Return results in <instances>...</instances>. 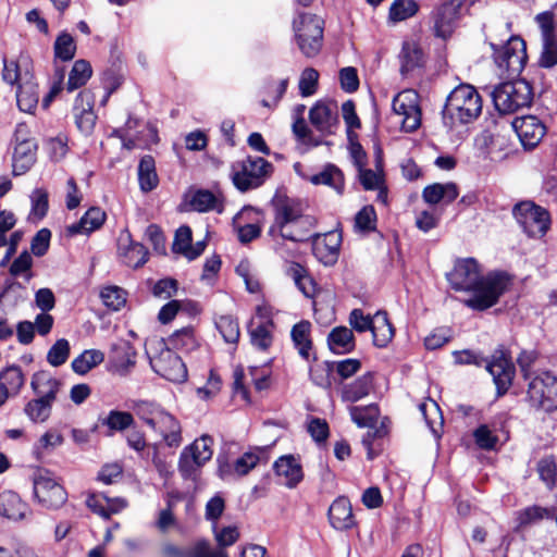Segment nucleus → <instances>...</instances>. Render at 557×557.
Segmentation results:
<instances>
[{
	"mask_svg": "<svg viewBox=\"0 0 557 557\" xmlns=\"http://www.w3.org/2000/svg\"><path fill=\"white\" fill-rule=\"evenodd\" d=\"M446 277L456 292L472 293L465 304L479 311L497 304L499 297L510 285V276L505 272L496 271L483 275L481 267L474 258L458 259Z\"/></svg>",
	"mask_w": 557,
	"mask_h": 557,
	"instance_id": "nucleus-1",
	"label": "nucleus"
},
{
	"mask_svg": "<svg viewBox=\"0 0 557 557\" xmlns=\"http://www.w3.org/2000/svg\"><path fill=\"white\" fill-rule=\"evenodd\" d=\"M274 221L269 228V236L273 240V249L282 258L292 255L285 249L284 240L299 243L306 240V232H289V227L309 224V216H304L299 205L287 197H275L272 201Z\"/></svg>",
	"mask_w": 557,
	"mask_h": 557,
	"instance_id": "nucleus-2",
	"label": "nucleus"
},
{
	"mask_svg": "<svg viewBox=\"0 0 557 557\" xmlns=\"http://www.w3.org/2000/svg\"><path fill=\"white\" fill-rule=\"evenodd\" d=\"M482 112V98L478 90L461 84L454 88L443 109V122L449 129L475 121Z\"/></svg>",
	"mask_w": 557,
	"mask_h": 557,
	"instance_id": "nucleus-3",
	"label": "nucleus"
},
{
	"mask_svg": "<svg viewBox=\"0 0 557 557\" xmlns=\"http://www.w3.org/2000/svg\"><path fill=\"white\" fill-rule=\"evenodd\" d=\"M136 416L152 431L158 433L169 447H178L182 444V426L180 421L161 405L139 400L134 406Z\"/></svg>",
	"mask_w": 557,
	"mask_h": 557,
	"instance_id": "nucleus-4",
	"label": "nucleus"
},
{
	"mask_svg": "<svg viewBox=\"0 0 557 557\" xmlns=\"http://www.w3.org/2000/svg\"><path fill=\"white\" fill-rule=\"evenodd\" d=\"M454 357L457 364L485 366L499 396L506 394L512 384L515 367L504 351H497L490 361L471 350L454 351Z\"/></svg>",
	"mask_w": 557,
	"mask_h": 557,
	"instance_id": "nucleus-5",
	"label": "nucleus"
},
{
	"mask_svg": "<svg viewBox=\"0 0 557 557\" xmlns=\"http://www.w3.org/2000/svg\"><path fill=\"white\" fill-rule=\"evenodd\" d=\"M525 403L535 411L557 410V375L549 371L525 373Z\"/></svg>",
	"mask_w": 557,
	"mask_h": 557,
	"instance_id": "nucleus-6",
	"label": "nucleus"
},
{
	"mask_svg": "<svg viewBox=\"0 0 557 557\" xmlns=\"http://www.w3.org/2000/svg\"><path fill=\"white\" fill-rule=\"evenodd\" d=\"M522 232L530 238H543L552 226L550 212L533 200H521L511 210Z\"/></svg>",
	"mask_w": 557,
	"mask_h": 557,
	"instance_id": "nucleus-7",
	"label": "nucleus"
},
{
	"mask_svg": "<svg viewBox=\"0 0 557 557\" xmlns=\"http://www.w3.org/2000/svg\"><path fill=\"white\" fill-rule=\"evenodd\" d=\"M273 165L261 157H247L236 161L231 168V177L235 187L247 191L261 186L271 175Z\"/></svg>",
	"mask_w": 557,
	"mask_h": 557,
	"instance_id": "nucleus-8",
	"label": "nucleus"
},
{
	"mask_svg": "<svg viewBox=\"0 0 557 557\" xmlns=\"http://www.w3.org/2000/svg\"><path fill=\"white\" fill-rule=\"evenodd\" d=\"M532 88L523 79L505 82L496 86L492 99L500 114H510L532 102Z\"/></svg>",
	"mask_w": 557,
	"mask_h": 557,
	"instance_id": "nucleus-9",
	"label": "nucleus"
},
{
	"mask_svg": "<svg viewBox=\"0 0 557 557\" xmlns=\"http://www.w3.org/2000/svg\"><path fill=\"white\" fill-rule=\"evenodd\" d=\"M491 47L494 51L493 58L498 67L499 75L510 78L519 76L528 58L524 40L518 36H510L500 48H497L493 42Z\"/></svg>",
	"mask_w": 557,
	"mask_h": 557,
	"instance_id": "nucleus-10",
	"label": "nucleus"
},
{
	"mask_svg": "<svg viewBox=\"0 0 557 557\" xmlns=\"http://www.w3.org/2000/svg\"><path fill=\"white\" fill-rule=\"evenodd\" d=\"M37 141L29 134L25 124H18L15 128L12 141V175L26 174L37 160Z\"/></svg>",
	"mask_w": 557,
	"mask_h": 557,
	"instance_id": "nucleus-11",
	"label": "nucleus"
},
{
	"mask_svg": "<svg viewBox=\"0 0 557 557\" xmlns=\"http://www.w3.org/2000/svg\"><path fill=\"white\" fill-rule=\"evenodd\" d=\"M296 40L307 58L315 57L322 47L323 22L313 14L301 13L294 21Z\"/></svg>",
	"mask_w": 557,
	"mask_h": 557,
	"instance_id": "nucleus-12",
	"label": "nucleus"
},
{
	"mask_svg": "<svg viewBox=\"0 0 557 557\" xmlns=\"http://www.w3.org/2000/svg\"><path fill=\"white\" fill-rule=\"evenodd\" d=\"M34 495L38 503L48 509H58L67 499L64 487L48 470H38L34 475Z\"/></svg>",
	"mask_w": 557,
	"mask_h": 557,
	"instance_id": "nucleus-13",
	"label": "nucleus"
},
{
	"mask_svg": "<svg viewBox=\"0 0 557 557\" xmlns=\"http://www.w3.org/2000/svg\"><path fill=\"white\" fill-rule=\"evenodd\" d=\"M393 111L401 116V128L407 133L414 132L421 125V109L419 95L412 89H406L397 94L393 99Z\"/></svg>",
	"mask_w": 557,
	"mask_h": 557,
	"instance_id": "nucleus-14",
	"label": "nucleus"
},
{
	"mask_svg": "<svg viewBox=\"0 0 557 557\" xmlns=\"http://www.w3.org/2000/svg\"><path fill=\"white\" fill-rule=\"evenodd\" d=\"M153 371L173 383H183L187 380V368L182 358L170 347L162 349L157 356L150 358Z\"/></svg>",
	"mask_w": 557,
	"mask_h": 557,
	"instance_id": "nucleus-15",
	"label": "nucleus"
},
{
	"mask_svg": "<svg viewBox=\"0 0 557 557\" xmlns=\"http://www.w3.org/2000/svg\"><path fill=\"white\" fill-rule=\"evenodd\" d=\"M461 0H443L432 12L433 32L436 37L447 38L454 32L461 9Z\"/></svg>",
	"mask_w": 557,
	"mask_h": 557,
	"instance_id": "nucleus-16",
	"label": "nucleus"
},
{
	"mask_svg": "<svg viewBox=\"0 0 557 557\" xmlns=\"http://www.w3.org/2000/svg\"><path fill=\"white\" fill-rule=\"evenodd\" d=\"M117 256L127 267L138 269L148 261L147 248L134 242L128 230H122L116 240Z\"/></svg>",
	"mask_w": 557,
	"mask_h": 557,
	"instance_id": "nucleus-17",
	"label": "nucleus"
},
{
	"mask_svg": "<svg viewBox=\"0 0 557 557\" xmlns=\"http://www.w3.org/2000/svg\"><path fill=\"white\" fill-rule=\"evenodd\" d=\"M270 446L253 447L236 459L233 466L225 465L219 469L222 479H227L233 473L243 476L249 473L258 463L268 462Z\"/></svg>",
	"mask_w": 557,
	"mask_h": 557,
	"instance_id": "nucleus-18",
	"label": "nucleus"
},
{
	"mask_svg": "<svg viewBox=\"0 0 557 557\" xmlns=\"http://www.w3.org/2000/svg\"><path fill=\"white\" fill-rule=\"evenodd\" d=\"M512 127L524 147H535L544 137L546 127L540 119L534 115L516 117Z\"/></svg>",
	"mask_w": 557,
	"mask_h": 557,
	"instance_id": "nucleus-19",
	"label": "nucleus"
},
{
	"mask_svg": "<svg viewBox=\"0 0 557 557\" xmlns=\"http://www.w3.org/2000/svg\"><path fill=\"white\" fill-rule=\"evenodd\" d=\"M109 361L115 373L126 375L135 367L136 350L128 341L119 339L111 346Z\"/></svg>",
	"mask_w": 557,
	"mask_h": 557,
	"instance_id": "nucleus-20",
	"label": "nucleus"
},
{
	"mask_svg": "<svg viewBox=\"0 0 557 557\" xmlns=\"http://www.w3.org/2000/svg\"><path fill=\"white\" fill-rule=\"evenodd\" d=\"M341 242V235L335 232L318 236L312 244L314 257L326 267L335 264L339 257Z\"/></svg>",
	"mask_w": 557,
	"mask_h": 557,
	"instance_id": "nucleus-21",
	"label": "nucleus"
},
{
	"mask_svg": "<svg viewBox=\"0 0 557 557\" xmlns=\"http://www.w3.org/2000/svg\"><path fill=\"white\" fill-rule=\"evenodd\" d=\"M329 521L338 531H346L355 527L356 520L352 515L351 504L344 496L337 497L329 508Z\"/></svg>",
	"mask_w": 557,
	"mask_h": 557,
	"instance_id": "nucleus-22",
	"label": "nucleus"
},
{
	"mask_svg": "<svg viewBox=\"0 0 557 557\" xmlns=\"http://www.w3.org/2000/svg\"><path fill=\"white\" fill-rule=\"evenodd\" d=\"M163 557H228L224 550L211 549L205 540L198 541L190 548H182L174 544L166 543L162 546Z\"/></svg>",
	"mask_w": 557,
	"mask_h": 557,
	"instance_id": "nucleus-23",
	"label": "nucleus"
},
{
	"mask_svg": "<svg viewBox=\"0 0 557 557\" xmlns=\"http://www.w3.org/2000/svg\"><path fill=\"white\" fill-rule=\"evenodd\" d=\"M309 121L321 134H331L332 127L337 123L336 106L318 101L309 111Z\"/></svg>",
	"mask_w": 557,
	"mask_h": 557,
	"instance_id": "nucleus-24",
	"label": "nucleus"
},
{
	"mask_svg": "<svg viewBox=\"0 0 557 557\" xmlns=\"http://www.w3.org/2000/svg\"><path fill=\"white\" fill-rule=\"evenodd\" d=\"M61 382L48 371H38L33 374L30 387L37 398L54 403L61 388Z\"/></svg>",
	"mask_w": 557,
	"mask_h": 557,
	"instance_id": "nucleus-25",
	"label": "nucleus"
},
{
	"mask_svg": "<svg viewBox=\"0 0 557 557\" xmlns=\"http://www.w3.org/2000/svg\"><path fill=\"white\" fill-rule=\"evenodd\" d=\"M276 475L283 478L288 488L296 487L304 479L299 461L292 455L280 457L273 465Z\"/></svg>",
	"mask_w": 557,
	"mask_h": 557,
	"instance_id": "nucleus-26",
	"label": "nucleus"
},
{
	"mask_svg": "<svg viewBox=\"0 0 557 557\" xmlns=\"http://www.w3.org/2000/svg\"><path fill=\"white\" fill-rule=\"evenodd\" d=\"M106 212L98 207L88 209L81 220L67 226L66 231L70 235L90 234L100 228L106 221Z\"/></svg>",
	"mask_w": 557,
	"mask_h": 557,
	"instance_id": "nucleus-27",
	"label": "nucleus"
},
{
	"mask_svg": "<svg viewBox=\"0 0 557 557\" xmlns=\"http://www.w3.org/2000/svg\"><path fill=\"white\" fill-rule=\"evenodd\" d=\"M29 508L21 497L13 491H3L0 493V515L18 521L26 517Z\"/></svg>",
	"mask_w": 557,
	"mask_h": 557,
	"instance_id": "nucleus-28",
	"label": "nucleus"
},
{
	"mask_svg": "<svg viewBox=\"0 0 557 557\" xmlns=\"http://www.w3.org/2000/svg\"><path fill=\"white\" fill-rule=\"evenodd\" d=\"M373 386V376L366 373L354 382L344 384L341 389V398L344 403H357L368 396Z\"/></svg>",
	"mask_w": 557,
	"mask_h": 557,
	"instance_id": "nucleus-29",
	"label": "nucleus"
},
{
	"mask_svg": "<svg viewBox=\"0 0 557 557\" xmlns=\"http://www.w3.org/2000/svg\"><path fill=\"white\" fill-rule=\"evenodd\" d=\"M458 195V187L455 183H435L426 186L422 191L423 200L430 205H437L441 201L450 203Z\"/></svg>",
	"mask_w": 557,
	"mask_h": 557,
	"instance_id": "nucleus-30",
	"label": "nucleus"
},
{
	"mask_svg": "<svg viewBox=\"0 0 557 557\" xmlns=\"http://www.w3.org/2000/svg\"><path fill=\"white\" fill-rule=\"evenodd\" d=\"M371 332L374 346L384 348L391 343L394 337V327L385 311H377L374 314Z\"/></svg>",
	"mask_w": 557,
	"mask_h": 557,
	"instance_id": "nucleus-31",
	"label": "nucleus"
},
{
	"mask_svg": "<svg viewBox=\"0 0 557 557\" xmlns=\"http://www.w3.org/2000/svg\"><path fill=\"white\" fill-rule=\"evenodd\" d=\"M309 181L313 185H326L339 195L344 193V174L332 163L326 164L321 172L310 176Z\"/></svg>",
	"mask_w": 557,
	"mask_h": 557,
	"instance_id": "nucleus-32",
	"label": "nucleus"
},
{
	"mask_svg": "<svg viewBox=\"0 0 557 557\" xmlns=\"http://www.w3.org/2000/svg\"><path fill=\"white\" fill-rule=\"evenodd\" d=\"M327 344L335 354H348L355 349V337L352 330L346 326L334 327L329 336Z\"/></svg>",
	"mask_w": 557,
	"mask_h": 557,
	"instance_id": "nucleus-33",
	"label": "nucleus"
},
{
	"mask_svg": "<svg viewBox=\"0 0 557 557\" xmlns=\"http://www.w3.org/2000/svg\"><path fill=\"white\" fill-rule=\"evenodd\" d=\"M138 182L139 187L144 193L153 190L159 184L154 159L149 154L144 156L139 161Z\"/></svg>",
	"mask_w": 557,
	"mask_h": 557,
	"instance_id": "nucleus-34",
	"label": "nucleus"
},
{
	"mask_svg": "<svg viewBox=\"0 0 557 557\" xmlns=\"http://www.w3.org/2000/svg\"><path fill=\"white\" fill-rule=\"evenodd\" d=\"M554 516V511L549 508L533 505L519 510L516 513L517 527L525 529L530 525L536 524L544 519H549Z\"/></svg>",
	"mask_w": 557,
	"mask_h": 557,
	"instance_id": "nucleus-35",
	"label": "nucleus"
},
{
	"mask_svg": "<svg viewBox=\"0 0 557 557\" xmlns=\"http://www.w3.org/2000/svg\"><path fill=\"white\" fill-rule=\"evenodd\" d=\"M311 324L309 321H300L295 324L292 329L290 336L293 343L298 350L299 355L308 360L310 357V350L312 348V342L310 339Z\"/></svg>",
	"mask_w": 557,
	"mask_h": 557,
	"instance_id": "nucleus-36",
	"label": "nucleus"
},
{
	"mask_svg": "<svg viewBox=\"0 0 557 557\" xmlns=\"http://www.w3.org/2000/svg\"><path fill=\"white\" fill-rule=\"evenodd\" d=\"M168 345L172 350L176 349L185 352L193 351L198 346L194 329L187 326L175 331L171 336H169Z\"/></svg>",
	"mask_w": 557,
	"mask_h": 557,
	"instance_id": "nucleus-37",
	"label": "nucleus"
},
{
	"mask_svg": "<svg viewBox=\"0 0 557 557\" xmlns=\"http://www.w3.org/2000/svg\"><path fill=\"white\" fill-rule=\"evenodd\" d=\"M25 383L24 373L18 366H10L0 372V384L12 395L16 396Z\"/></svg>",
	"mask_w": 557,
	"mask_h": 557,
	"instance_id": "nucleus-38",
	"label": "nucleus"
},
{
	"mask_svg": "<svg viewBox=\"0 0 557 557\" xmlns=\"http://www.w3.org/2000/svg\"><path fill=\"white\" fill-rule=\"evenodd\" d=\"M104 359V355L97 349L84 350L72 361V370L77 374H86L92 368L100 364Z\"/></svg>",
	"mask_w": 557,
	"mask_h": 557,
	"instance_id": "nucleus-39",
	"label": "nucleus"
},
{
	"mask_svg": "<svg viewBox=\"0 0 557 557\" xmlns=\"http://www.w3.org/2000/svg\"><path fill=\"white\" fill-rule=\"evenodd\" d=\"M91 66L89 62L85 60H77L73 64V67L69 74V79L66 83V90L72 92L82 86H84L88 79L91 77Z\"/></svg>",
	"mask_w": 557,
	"mask_h": 557,
	"instance_id": "nucleus-40",
	"label": "nucleus"
},
{
	"mask_svg": "<svg viewBox=\"0 0 557 557\" xmlns=\"http://www.w3.org/2000/svg\"><path fill=\"white\" fill-rule=\"evenodd\" d=\"M53 403L41 398L29 400L24 407V413L34 423H44L51 414Z\"/></svg>",
	"mask_w": 557,
	"mask_h": 557,
	"instance_id": "nucleus-41",
	"label": "nucleus"
},
{
	"mask_svg": "<svg viewBox=\"0 0 557 557\" xmlns=\"http://www.w3.org/2000/svg\"><path fill=\"white\" fill-rule=\"evenodd\" d=\"M349 414L358 426L369 428L375 424L379 417V408L374 404L369 406H350Z\"/></svg>",
	"mask_w": 557,
	"mask_h": 557,
	"instance_id": "nucleus-42",
	"label": "nucleus"
},
{
	"mask_svg": "<svg viewBox=\"0 0 557 557\" xmlns=\"http://www.w3.org/2000/svg\"><path fill=\"white\" fill-rule=\"evenodd\" d=\"M273 322L262 321L249 331L251 344L260 350H267L273 342L272 336Z\"/></svg>",
	"mask_w": 557,
	"mask_h": 557,
	"instance_id": "nucleus-43",
	"label": "nucleus"
},
{
	"mask_svg": "<svg viewBox=\"0 0 557 557\" xmlns=\"http://www.w3.org/2000/svg\"><path fill=\"white\" fill-rule=\"evenodd\" d=\"M190 206L194 210L199 212H206L210 210H216L218 212L222 211V205L219 198L207 189L197 190L190 200Z\"/></svg>",
	"mask_w": 557,
	"mask_h": 557,
	"instance_id": "nucleus-44",
	"label": "nucleus"
},
{
	"mask_svg": "<svg viewBox=\"0 0 557 557\" xmlns=\"http://www.w3.org/2000/svg\"><path fill=\"white\" fill-rule=\"evenodd\" d=\"M536 471L541 481L548 490H553L557 480V463L553 455L544 456L536 465Z\"/></svg>",
	"mask_w": 557,
	"mask_h": 557,
	"instance_id": "nucleus-45",
	"label": "nucleus"
},
{
	"mask_svg": "<svg viewBox=\"0 0 557 557\" xmlns=\"http://www.w3.org/2000/svg\"><path fill=\"white\" fill-rule=\"evenodd\" d=\"M401 73H408L420 66L423 60L422 50L411 42H405L401 50Z\"/></svg>",
	"mask_w": 557,
	"mask_h": 557,
	"instance_id": "nucleus-46",
	"label": "nucleus"
},
{
	"mask_svg": "<svg viewBox=\"0 0 557 557\" xmlns=\"http://www.w3.org/2000/svg\"><path fill=\"white\" fill-rule=\"evenodd\" d=\"M202 466V462L196 459V456H193L186 448L182 450L178 460V471L185 480L196 481Z\"/></svg>",
	"mask_w": 557,
	"mask_h": 557,
	"instance_id": "nucleus-47",
	"label": "nucleus"
},
{
	"mask_svg": "<svg viewBox=\"0 0 557 557\" xmlns=\"http://www.w3.org/2000/svg\"><path fill=\"white\" fill-rule=\"evenodd\" d=\"M16 102L21 111L33 113L38 104V94L34 85H18L16 91Z\"/></svg>",
	"mask_w": 557,
	"mask_h": 557,
	"instance_id": "nucleus-48",
	"label": "nucleus"
},
{
	"mask_svg": "<svg viewBox=\"0 0 557 557\" xmlns=\"http://www.w3.org/2000/svg\"><path fill=\"white\" fill-rule=\"evenodd\" d=\"M213 438L210 435H202L199 438L195 440L190 445L186 446L185 448L193 454V456H196V459H198L202 465H205L207 461H209L213 454Z\"/></svg>",
	"mask_w": 557,
	"mask_h": 557,
	"instance_id": "nucleus-49",
	"label": "nucleus"
},
{
	"mask_svg": "<svg viewBox=\"0 0 557 557\" xmlns=\"http://www.w3.org/2000/svg\"><path fill=\"white\" fill-rule=\"evenodd\" d=\"M419 10L414 0H394L389 8V18L393 22H401L413 16Z\"/></svg>",
	"mask_w": 557,
	"mask_h": 557,
	"instance_id": "nucleus-50",
	"label": "nucleus"
},
{
	"mask_svg": "<svg viewBox=\"0 0 557 557\" xmlns=\"http://www.w3.org/2000/svg\"><path fill=\"white\" fill-rule=\"evenodd\" d=\"M126 296L127 293L117 286H107L100 293L103 305L114 311L125 306Z\"/></svg>",
	"mask_w": 557,
	"mask_h": 557,
	"instance_id": "nucleus-51",
	"label": "nucleus"
},
{
	"mask_svg": "<svg viewBox=\"0 0 557 557\" xmlns=\"http://www.w3.org/2000/svg\"><path fill=\"white\" fill-rule=\"evenodd\" d=\"M145 132L147 133L148 139L141 140L139 137H129L125 134H122L121 131H115L114 134L119 136L122 140L123 148L127 150H133L136 148H146L150 143H157L158 141V134L157 129L151 126L147 125Z\"/></svg>",
	"mask_w": 557,
	"mask_h": 557,
	"instance_id": "nucleus-52",
	"label": "nucleus"
},
{
	"mask_svg": "<svg viewBox=\"0 0 557 557\" xmlns=\"http://www.w3.org/2000/svg\"><path fill=\"white\" fill-rule=\"evenodd\" d=\"M71 346L67 339H58L47 352V362L52 367L64 364L70 357Z\"/></svg>",
	"mask_w": 557,
	"mask_h": 557,
	"instance_id": "nucleus-53",
	"label": "nucleus"
},
{
	"mask_svg": "<svg viewBox=\"0 0 557 557\" xmlns=\"http://www.w3.org/2000/svg\"><path fill=\"white\" fill-rule=\"evenodd\" d=\"M216 329L226 343L235 344L239 338V326L231 315H222L215 322Z\"/></svg>",
	"mask_w": 557,
	"mask_h": 557,
	"instance_id": "nucleus-54",
	"label": "nucleus"
},
{
	"mask_svg": "<svg viewBox=\"0 0 557 557\" xmlns=\"http://www.w3.org/2000/svg\"><path fill=\"white\" fill-rule=\"evenodd\" d=\"M539 64L546 69L553 67L557 64V41L548 34H544L543 37V49L539 59Z\"/></svg>",
	"mask_w": 557,
	"mask_h": 557,
	"instance_id": "nucleus-55",
	"label": "nucleus"
},
{
	"mask_svg": "<svg viewBox=\"0 0 557 557\" xmlns=\"http://www.w3.org/2000/svg\"><path fill=\"white\" fill-rule=\"evenodd\" d=\"M63 443V436L57 431H48L38 441L34 447V454L38 460H41L46 450H51Z\"/></svg>",
	"mask_w": 557,
	"mask_h": 557,
	"instance_id": "nucleus-56",
	"label": "nucleus"
},
{
	"mask_svg": "<svg viewBox=\"0 0 557 557\" xmlns=\"http://www.w3.org/2000/svg\"><path fill=\"white\" fill-rule=\"evenodd\" d=\"M134 422L133 414L126 411L111 410L102 424L112 431H123L129 428Z\"/></svg>",
	"mask_w": 557,
	"mask_h": 557,
	"instance_id": "nucleus-57",
	"label": "nucleus"
},
{
	"mask_svg": "<svg viewBox=\"0 0 557 557\" xmlns=\"http://www.w3.org/2000/svg\"><path fill=\"white\" fill-rule=\"evenodd\" d=\"M293 132L297 139L306 146L318 147L323 144L321 138L313 136L312 131L307 126L302 117H299L294 122Z\"/></svg>",
	"mask_w": 557,
	"mask_h": 557,
	"instance_id": "nucleus-58",
	"label": "nucleus"
},
{
	"mask_svg": "<svg viewBox=\"0 0 557 557\" xmlns=\"http://www.w3.org/2000/svg\"><path fill=\"white\" fill-rule=\"evenodd\" d=\"M76 51L74 39L69 34H61L54 42L55 57L62 61H69L73 59Z\"/></svg>",
	"mask_w": 557,
	"mask_h": 557,
	"instance_id": "nucleus-59",
	"label": "nucleus"
},
{
	"mask_svg": "<svg viewBox=\"0 0 557 557\" xmlns=\"http://www.w3.org/2000/svg\"><path fill=\"white\" fill-rule=\"evenodd\" d=\"M77 110L73 113L76 126L82 133L88 135L96 125L97 115L94 112V108L82 109L77 107Z\"/></svg>",
	"mask_w": 557,
	"mask_h": 557,
	"instance_id": "nucleus-60",
	"label": "nucleus"
},
{
	"mask_svg": "<svg viewBox=\"0 0 557 557\" xmlns=\"http://www.w3.org/2000/svg\"><path fill=\"white\" fill-rule=\"evenodd\" d=\"M319 73L313 67L302 71L299 79V91L302 97L312 96L317 91Z\"/></svg>",
	"mask_w": 557,
	"mask_h": 557,
	"instance_id": "nucleus-61",
	"label": "nucleus"
},
{
	"mask_svg": "<svg viewBox=\"0 0 557 557\" xmlns=\"http://www.w3.org/2000/svg\"><path fill=\"white\" fill-rule=\"evenodd\" d=\"M287 79H282L277 83L269 82L265 86V91L270 99H262L261 104L265 108H272L278 103L287 89Z\"/></svg>",
	"mask_w": 557,
	"mask_h": 557,
	"instance_id": "nucleus-62",
	"label": "nucleus"
},
{
	"mask_svg": "<svg viewBox=\"0 0 557 557\" xmlns=\"http://www.w3.org/2000/svg\"><path fill=\"white\" fill-rule=\"evenodd\" d=\"M348 322L352 330L358 333L371 331L374 315L366 314L362 309H352L349 313Z\"/></svg>",
	"mask_w": 557,
	"mask_h": 557,
	"instance_id": "nucleus-63",
	"label": "nucleus"
},
{
	"mask_svg": "<svg viewBox=\"0 0 557 557\" xmlns=\"http://www.w3.org/2000/svg\"><path fill=\"white\" fill-rule=\"evenodd\" d=\"M376 221L375 210L372 206L363 207L355 216V227L362 232L374 230Z\"/></svg>",
	"mask_w": 557,
	"mask_h": 557,
	"instance_id": "nucleus-64",
	"label": "nucleus"
}]
</instances>
